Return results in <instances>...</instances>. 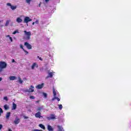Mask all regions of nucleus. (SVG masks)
Returning <instances> with one entry per match:
<instances>
[{
    "label": "nucleus",
    "mask_w": 131,
    "mask_h": 131,
    "mask_svg": "<svg viewBox=\"0 0 131 131\" xmlns=\"http://www.w3.org/2000/svg\"><path fill=\"white\" fill-rule=\"evenodd\" d=\"M24 32L25 33V35H26V37H24V38L26 40H29L30 38H31V32H27V31L25 30L24 31Z\"/></svg>",
    "instance_id": "f257e3e1"
},
{
    "label": "nucleus",
    "mask_w": 131,
    "mask_h": 131,
    "mask_svg": "<svg viewBox=\"0 0 131 131\" xmlns=\"http://www.w3.org/2000/svg\"><path fill=\"white\" fill-rule=\"evenodd\" d=\"M8 64L5 61H0V73L3 71V69L7 68Z\"/></svg>",
    "instance_id": "f03ea898"
},
{
    "label": "nucleus",
    "mask_w": 131,
    "mask_h": 131,
    "mask_svg": "<svg viewBox=\"0 0 131 131\" xmlns=\"http://www.w3.org/2000/svg\"><path fill=\"white\" fill-rule=\"evenodd\" d=\"M32 21V19L30 18V17L26 16L24 20V23H26L27 26H28V22H31Z\"/></svg>",
    "instance_id": "7ed1b4c3"
},
{
    "label": "nucleus",
    "mask_w": 131,
    "mask_h": 131,
    "mask_svg": "<svg viewBox=\"0 0 131 131\" xmlns=\"http://www.w3.org/2000/svg\"><path fill=\"white\" fill-rule=\"evenodd\" d=\"M24 46L26 47L27 49H28V50H31V49H32V46L29 44V43H28V42L27 41L25 42Z\"/></svg>",
    "instance_id": "20e7f679"
},
{
    "label": "nucleus",
    "mask_w": 131,
    "mask_h": 131,
    "mask_svg": "<svg viewBox=\"0 0 131 131\" xmlns=\"http://www.w3.org/2000/svg\"><path fill=\"white\" fill-rule=\"evenodd\" d=\"M35 116L36 118H42V116H41V113L40 112H38L35 114Z\"/></svg>",
    "instance_id": "39448f33"
},
{
    "label": "nucleus",
    "mask_w": 131,
    "mask_h": 131,
    "mask_svg": "<svg viewBox=\"0 0 131 131\" xmlns=\"http://www.w3.org/2000/svg\"><path fill=\"white\" fill-rule=\"evenodd\" d=\"M53 93L54 98L52 99L51 101H55V100H56V96H57V92H56V90H55V89L54 88L53 89Z\"/></svg>",
    "instance_id": "423d86ee"
},
{
    "label": "nucleus",
    "mask_w": 131,
    "mask_h": 131,
    "mask_svg": "<svg viewBox=\"0 0 131 131\" xmlns=\"http://www.w3.org/2000/svg\"><path fill=\"white\" fill-rule=\"evenodd\" d=\"M47 119L48 120L56 119V116L54 114H51L50 117H47Z\"/></svg>",
    "instance_id": "0eeeda50"
},
{
    "label": "nucleus",
    "mask_w": 131,
    "mask_h": 131,
    "mask_svg": "<svg viewBox=\"0 0 131 131\" xmlns=\"http://www.w3.org/2000/svg\"><path fill=\"white\" fill-rule=\"evenodd\" d=\"M20 122V119L18 117H16L15 120L14 121V123L15 124H18Z\"/></svg>",
    "instance_id": "6e6552de"
},
{
    "label": "nucleus",
    "mask_w": 131,
    "mask_h": 131,
    "mask_svg": "<svg viewBox=\"0 0 131 131\" xmlns=\"http://www.w3.org/2000/svg\"><path fill=\"white\" fill-rule=\"evenodd\" d=\"M43 88V83H42L41 84H38L37 86H36V89L38 90H40Z\"/></svg>",
    "instance_id": "1a4fd4ad"
},
{
    "label": "nucleus",
    "mask_w": 131,
    "mask_h": 131,
    "mask_svg": "<svg viewBox=\"0 0 131 131\" xmlns=\"http://www.w3.org/2000/svg\"><path fill=\"white\" fill-rule=\"evenodd\" d=\"M36 67V68H37L38 67V65H37V64L35 62H34L31 67L32 69L33 70V69H34V68Z\"/></svg>",
    "instance_id": "9d476101"
},
{
    "label": "nucleus",
    "mask_w": 131,
    "mask_h": 131,
    "mask_svg": "<svg viewBox=\"0 0 131 131\" xmlns=\"http://www.w3.org/2000/svg\"><path fill=\"white\" fill-rule=\"evenodd\" d=\"M47 129L49 131H54V128L50 125H48Z\"/></svg>",
    "instance_id": "9b49d317"
},
{
    "label": "nucleus",
    "mask_w": 131,
    "mask_h": 131,
    "mask_svg": "<svg viewBox=\"0 0 131 131\" xmlns=\"http://www.w3.org/2000/svg\"><path fill=\"white\" fill-rule=\"evenodd\" d=\"M16 109H17V104L13 102L12 110H16Z\"/></svg>",
    "instance_id": "f8f14e48"
},
{
    "label": "nucleus",
    "mask_w": 131,
    "mask_h": 131,
    "mask_svg": "<svg viewBox=\"0 0 131 131\" xmlns=\"http://www.w3.org/2000/svg\"><path fill=\"white\" fill-rule=\"evenodd\" d=\"M23 20L22 19V18H20V17H17L16 18V22L17 23H21L23 22Z\"/></svg>",
    "instance_id": "ddd939ff"
},
{
    "label": "nucleus",
    "mask_w": 131,
    "mask_h": 131,
    "mask_svg": "<svg viewBox=\"0 0 131 131\" xmlns=\"http://www.w3.org/2000/svg\"><path fill=\"white\" fill-rule=\"evenodd\" d=\"M49 77H50V78H52V77H53V73L52 72L48 73V76H47L46 78H49Z\"/></svg>",
    "instance_id": "4468645a"
},
{
    "label": "nucleus",
    "mask_w": 131,
    "mask_h": 131,
    "mask_svg": "<svg viewBox=\"0 0 131 131\" xmlns=\"http://www.w3.org/2000/svg\"><path fill=\"white\" fill-rule=\"evenodd\" d=\"M33 89H34V87H33V85H31V88L29 89L30 93H33V92H34V90Z\"/></svg>",
    "instance_id": "2eb2a0df"
},
{
    "label": "nucleus",
    "mask_w": 131,
    "mask_h": 131,
    "mask_svg": "<svg viewBox=\"0 0 131 131\" xmlns=\"http://www.w3.org/2000/svg\"><path fill=\"white\" fill-rule=\"evenodd\" d=\"M10 116H11V112H8L6 114V119H9Z\"/></svg>",
    "instance_id": "dca6fc26"
},
{
    "label": "nucleus",
    "mask_w": 131,
    "mask_h": 131,
    "mask_svg": "<svg viewBox=\"0 0 131 131\" xmlns=\"http://www.w3.org/2000/svg\"><path fill=\"white\" fill-rule=\"evenodd\" d=\"M16 77L15 76H11L9 77L10 80H15L16 79Z\"/></svg>",
    "instance_id": "f3484780"
},
{
    "label": "nucleus",
    "mask_w": 131,
    "mask_h": 131,
    "mask_svg": "<svg viewBox=\"0 0 131 131\" xmlns=\"http://www.w3.org/2000/svg\"><path fill=\"white\" fill-rule=\"evenodd\" d=\"M4 108L5 109V110L7 111V110H9V109H10V106H9V105H8L7 104H5L4 106Z\"/></svg>",
    "instance_id": "a211bd4d"
},
{
    "label": "nucleus",
    "mask_w": 131,
    "mask_h": 131,
    "mask_svg": "<svg viewBox=\"0 0 131 131\" xmlns=\"http://www.w3.org/2000/svg\"><path fill=\"white\" fill-rule=\"evenodd\" d=\"M43 108H44L43 105H42V106H40V107H38L37 108V111H41V110H43Z\"/></svg>",
    "instance_id": "6ab92c4d"
},
{
    "label": "nucleus",
    "mask_w": 131,
    "mask_h": 131,
    "mask_svg": "<svg viewBox=\"0 0 131 131\" xmlns=\"http://www.w3.org/2000/svg\"><path fill=\"white\" fill-rule=\"evenodd\" d=\"M39 126L42 129H46V126H45V125H43L42 124H39Z\"/></svg>",
    "instance_id": "aec40b11"
},
{
    "label": "nucleus",
    "mask_w": 131,
    "mask_h": 131,
    "mask_svg": "<svg viewBox=\"0 0 131 131\" xmlns=\"http://www.w3.org/2000/svg\"><path fill=\"white\" fill-rule=\"evenodd\" d=\"M10 9H11V10H16L17 9V7L14 6H11Z\"/></svg>",
    "instance_id": "412c9836"
},
{
    "label": "nucleus",
    "mask_w": 131,
    "mask_h": 131,
    "mask_svg": "<svg viewBox=\"0 0 131 131\" xmlns=\"http://www.w3.org/2000/svg\"><path fill=\"white\" fill-rule=\"evenodd\" d=\"M11 20H7L6 21V23L5 24V26L7 27V26H9V24H10V22Z\"/></svg>",
    "instance_id": "4be33fe9"
},
{
    "label": "nucleus",
    "mask_w": 131,
    "mask_h": 131,
    "mask_svg": "<svg viewBox=\"0 0 131 131\" xmlns=\"http://www.w3.org/2000/svg\"><path fill=\"white\" fill-rule=\"evenodd\" d=\"M42 95H43L44 98H48V94H47L45 92H43Z\"/></svg>",
    "instance_id": "5701e85b"
},
{
    "label": "nucleus",
    "mask_w": 131,
    "mask_h": 131,
    "mask_svg": "<svg viewBox=\"0 0 131 131\" xmlns=\"http://www.w3.org/2000/svg\"><path fill=\"white\" fill-rule=\"evenodd\" d=\"M58 106L59 107V110L63 109V105H62V104H58Z\"/></svg>",
    "instance_id": "b1692460"
},
{
    "label": "nucleus",
    "mask_w": 131,
    "mask_h": 131,
    "mask_svg": "<svg viewBox=\"0 0 131 131\" xmlns=\"http://www.w3.org/2000/svg\"><path fill=\"white\" fill-rule=\"evenodd\" d=\"M18 81L19 83H23V81L22 80V79L21 78L19 77L18 78Z\"/></svg>",
    "instance_id": "393cba45"
},
{
    "label": "nucleus",
    "mask_w": 131,
    "mask_h": 131,
    "mask_svg": "<svg viewBox=\"0 0 131 131\" xmlns=\"http://www.w3.org/2000/svg\"><path fill=\"white\" fill-rule=\"evenodd\" d=\"M3 113H4V111H3V109L0 107V116H2V114H3Z\"/></svg>",
    "instance_id": "a878e982"
},
{
    "label": "nucleus",
    "mask_w": 131,
    "mask_h": 131,
    "mask_svg": "<svg viewBox=\"0 0 131 131\" xmlns=\"http://www.w3.org/2000/svg\"><path fill=\"white\" fill-rule=\"evenodd\" d=\"M7 37H9V39L10 40V41L12 42L13 41V38H12L11 36H10V35H7Z\"/></svg>",
    "instance_id": "bb28decb"
},
{
    "label": "nucleus",
    "mask_w": 131,
    "mask_h": 131,
    "mask_svg": "<svg viewBox=\"0 0 131 131\" xmlns=\"http://www.w3.org/2000/svg\"><path fill=\"white\" fill-rule=\"evenodd\" d=\"M16 33H19V31L18 30H15L13 32L12 34H16Z\"/></svg>",
    "instance_id": "cd10ccee"
},
{
    "label": "nucleus",
    "mask_w": 131,
    "mask_h": 131,
    "mask_svg": "<svg viewBox=\"0 0 131 131\" xmlns=\"http://www.w3.org/2000/svg\"><path fill=\"white\" fill-rule=\"evenodd\" d=\"M26 3L28 4V5H30V3L31 2V0H26Z\"/></svg>",
    "instance_id": "c85d7f7f"
},
{
    "label": "nucleus",
    "mask_w": 131,
    "mask_h": 131,
    "mask_svg": "<svg viewBox=\"0 0 131 131\" xmlns=\"http://www.w3.org/2000/svg\"><path fill=\"white\" fill-rule=\"evenodd\" d=\"M19 47H20V48L21 49V50H23V51H24V50H25V49H24V48H23V45L22 44H20Z\"/></svg>",
    "instance_id": "c756f323"
},
{
    "label": "nucleus",
    "mask_w": 131,
    "mask_h": 131,
    "mask_svg": "<svg viewBox=\"0 0 131 131\" xmlns=\"http://www.w3.org/2000/svg\"><path fill=\"white\" fill-rule=\"evenodd\" d=\"M25 93H30L29 89H26L24 91Z\"/></svg>",
    "instance_id": "7c9ffc66"
},
{
    "label": "nucleus",
    "mask_w": 131,
    "mask_h": 131,
    "mask_svg": "<svg viewBox=\"0 0 131 131\" xmlns=\"http://www.w3.org/2000/svg\"><path fill=\"white\" fill-rule=\"evenodd\" d=\"M4 100H5V101H8L9 99L7 96H5L4 97Z\"/></svg>",
    "instance_id": "2f4dec72"
},
{
    "label": "nucleus",
    "mask_w": 131,
    "mask_h": 131,
    "mask_svg": "<svg viewBox=\"0 0 131 131\" xmlns=\"http://www.w3.org/2000/svg\"><path fill=\"white\" fill-rule=\"evenodd\" d=\"M30 99H35V97L34 96H31L30 97Z\"/></svg>",
    "instance_id": "473e14b6"
},
{
    "label": "nucleus",
    "mask_w": 131,
    "mask_h": 131,
    "mask_svg": "<svg viewBox=\"0 0 131 131\" xmlns=\"http://www.w3.org/2000/svg\"><path fill=\"white\" fill-rule=\"evenodd\" d=\"M56 100H57L58 102H60V98L56 96Z\"/></svg>",
    "instance_id": "72a5a7b5"
},
{
    "label": "nucleus",
    "mask_w": 131,
    "mask_h": 131,
    "mask_svg": "<svg viewBox=\"0 0 131 131\" xmlns=\"http://www.w3.org/2000/svg\"><path fill=\"white\" fill-rule=\"evenodd\" d=\"M23 117L25 119H28V117L26 116H23Z\"/></svg>",
    "instance_id": "f704fd0d"
},
{
    "label": "nucleus",
    "mask_w": 131,
    "mask_h": 131,
    "mask_svg": "<svg viewBox=\"0 0 131 131\" xmlns=\"http://www.w3.org/2000/svg\"><path fill=\"white\" fill-rule=\"evenodd\" d=\"M7 6H8L9 7H10V8H11V6H12V4H11V3H7Z\"/></svg>",
    "instance_id": "c9c22d12"
},
{
    "label": "nucleus",
    "mask_w": 131,
    "mask_h": 131,
    "mask_svg": "<svg viewBox=\"0 0 131 131\" xmlns=\"http://www.w3.org/2000/svg\"><path fill=\"white\" fill-rule=\"evenodd\" d=\"M24 52H25V53H26V55H27V54H28V53H28V51H27L25 50H25H24Z\"/></svg>",
    "instance_id": "e433bc0d"
},
{
    "label": "nucleus",
    "mask_w": 131,
    "mask_h": 131,
    "mask_svg": "<svg viewBox=\"0 0 131 131\" xmlns=\"http://www.w3.org/2000/svg\"><path fill=\"white\" fill-rule=\"evenodd\" d=\"M12 63H17V62H16V61H15V59H12Z\"/></svg>",
    "instance_id": "4c0bfd02"
},
{
    "label": "nucleus",
    "mask_w": 131,
    "mask_h": 131,
    "mask_svg": "<svg viewBox=\"0 0 131 131\" xmlns=\"http://www.w3.org/2000/svg\"><path fill=\"white\" fill-rule=\"evenodd\" d=\"M33 131H42V130H39L38 129H35L33 130Z\"/></svg>",
    "instance_id": "58836bf2"
},
{
    "label": "nucleus",
    "mask_w": 131,
    "mask_h": 131,
    "mask_svg": "<svg viewBox=\"0 0 131 131\" xmlns=\"http://www.w3.org/2000/svg\"><path fill=\"white\" fill-rule=\"evenodd\" d=\"M2 128H3V124H0V130L2 129Z\"/></svg>",
    "instance_id": "ea45409f"
},
{
    "label": "nucleus",
    "mask_w": 131,
    "mask_h": 131,
    "mask_svg": "<svg viewBox=\"0 0 131 131\" xmlns=\"http://www.w3.org/2000/svg\"><path fill=\"white\" fill-rule=\"evenodd\" d=\"M35 23H36V24H38V20H36Z\"/></svg>",
    "instance_id": "a19ab883"
},
{
    "label": "nucleus",
    "mask_w": 131,
    "mask_h": 131,
    "mask_svg": "<svg viewBox=\"0 0 131 131\" xmlns=\"http://www.w3.org/2000/svg\"><path fill=\"white\" fill-rule=\"evenodd\" d=\"M36 104H37L38 103H39V100H37L35 101Z\"/></svg>",
    "instance_id": "79ce46f5"
},
{
    "label": "nucleus",
    "mask_w": 131,
    "mask_h": 131,
    "mask_svg": "<svg viewBox=\"0 0 131 131\" xmlns=\"http://www.w3.org/2000/svg\"><path fill=\"white\" fill-rule=\"evenodd\" d=\"M39 59L40 61H42V58H41V57H40V58H39Z\"/></svg>",
    "instance_id": "37998d69"
},
{
    "label": "nucleus",
    "mask_w": 131,
    "mask_h": 131,
    "mask_svg": "<svg viewBox=\"0 0 131 131\" xmlns=\"http://www.w3.org/2000/svg\"><path fill=\"white\" fill-rule=\"evenodd\" d=\"M2 80H3V78L0 77V82L2 81Z\"/></svg>",
    "instance_id": "c03bdc74"
},
{
    "label": "nucleus",
    "mask_w": 131,
    "mask_h": 131,
    "mask_svg": "<svg viewBox=\"0 0 131 131\" xmlns=\"http://www.w3.org/2000/svg\"><path fill=\"white\" fill-rule=\"evenodd\" d=\"M50 0H45L46 3H48Z\"/></svg>",
    "instance_id": "a18cd8bd"
},
{
    "label": "nucleus",
    "mask_w": 131,
    "mask_h": 131,
    "mask_svg": "<svg viewBox=\"0 0 131 131\" xmlns=\"http://www.w3.org/2000/svg\"><path fill=\"white\" fill-rule=\"evenodd\" d=\"M8 131H13V130H12V129H11V128H9Z\"/></svg>",
    "instance_id": "49530a36"
},
{
    "label": "nucleus",
    "mask_w": 131,
    "mask_h": 131,
    "mask_svg": "<svg viewBox=\"0 0 131 131\" xmlns=\"http://www.w3.org/2000/svg\"><path fill=\"white\" fill-rule=\"evenodd\" d=\"M35 22H33V23H32V25H34V24H35Z\"/></svg>",
    "instance_id": "de8ad7c7"
},
{
    "label": "nucleus",
    "mask_w": 131,
    "mask_h": 131,
    "mask_svg": "<svg viewBox=\"0 0 131 131\" xmlns=\"http://www.w3.org/2000/svg\"><path fill=\"white\" fill-rule=\"evenodd\" d=\"M37 58H38V59H39V58H40V57H39L38 56H37Z\"/></svg>",
    "instance_id": "09e8293b"
},
{
    "label": "nucleus",
    "mask_w": 131,
    "mask_h": 131,
    "mask_svg": "<svg viewBox=\"0 0 131 131\" xmlns=\"http://www.w3.org/2000/svg\"><path fill=\"white\" fill-rule=\"evenodd\" d=\"M39 7H40V4H39Z\"/></svg>",
    "instance_id": "8fccbe9b"
},
{
    "label": "nucleus",
    "mask_w": 131,
    "mask_h": 131,
    "mask_svg": "<svg viewBox=\"0 0 131 131\" xmlns=\"http://www.w3.org/2000/svg\"><path fill=\"white\" fill-rule=\"evenodd\" d=\"M1 22H2V21L0 20V23H1Z\"/></svg>",
    "instance_id": "3c124183"
}]
</instances>
